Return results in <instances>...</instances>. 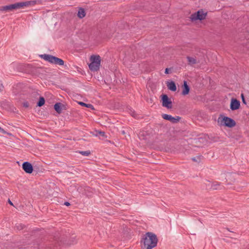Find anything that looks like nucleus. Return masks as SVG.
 I'll use <instances>...</instances> for the list:
<instances>
[{
  "instance_id": "obj_1",
  "label": "nucleus",
  "mask_w": 249,
  "mask_h": 249,
  "mask_svg": "<svg viewBox=\"0 0 249 249\" xmlns=\"http://www.w3.org/2000/svg\"><path fill=\"white\" fill-rule=\"evenodd\" d=\"M156 235L151 232H147L142 236L141 245L142 249H152L155 247L158 243Z\"/></svg>"
},
{
  "instance_id": "obj_2",
  "label": "nucleus",
  "mask_w": 249,
  "mask_h": 249,
  "mask_svg": "<svg viewBox=\"0 0 249 249\" xmlns=\"http://www.w3.org/2000/svg\"><path fill=\"white\" fill-rule=\"evenodd\" d=\"M90 63L89 65L90 71H96L99 70L101 57L99 55H92L90 57Z\"/></svg>"
},
{
  "instance_id": "obj_3",
  "label": "nucleus",
  "mask_w": 249,
  "mask_h": 249,
  "mask_svg": "<svg viewBox=\"0 0 249 249\" xmlns=\"http://www.w3.org/2000/svg\"><path fill=\"white\" fill-rule=\"evenodd\" d=\"M40 57L45 60L55 65L63 66L64 64V61L62 59L51 54H41L40 55Z\"/></svg>"
},
{
  "instance_id": "obj_4",
  "label": "nucleus",
  "mask_w": 249,
  "mask_h": 249,
  "mask_svg": "<svg viewBox=\"0 0 249 249\" xmlns=\"http://www.w3.org/2000/svg\"><path fill=\"white\" fill-rule=\"evenodd\" d=\"M207 13H204L202 10H198L197 12L191 15V19L192 21L202 20L205 19Z\"/></svg>"
},
{
  "instance_id": "obj_5",
  "label": "nucleus",
  "mask_w": 249,
  "mask_h": 249,
  "mask_svg": "<svg viewBox=\"0 0 249 249\" xmlns=\"http://www.w3.org/2000/svg\"><path fill=\"white\" fill-rule=\"evenodd\" d=\"M161 100L162 101V106L167 108H171L172 107V102L166 94H162L161 95Z\"/></svg>"
},
{
  "instance_id": "obj_6",
  "label": "nucleus",
  "mask_w": 249,
  "mask_h": 249,
  "mask_svg": "<svg viewBox=\"0 0 249 249\" xmlns=\"http://www.w3.org/2000/svg\"><path fill=\"white\" fill-rule=\"evenodd\" d=\"M222 122L224 123V125L230 128L233 127L236 125L235 121L234 120L226 116L223 118Z\"/></svg>"
},
{
  "instance_id": "obj_7",
  "label": "nucleus",
  "mask_w": 249,
  "mask_h": 249,
  "mask_svg": "<svg viewBox=\"0 0 249 249\" xmlns=\"http://www.w3.org/2000/svg\"><path fill=\"white\" fill-rule=\"evenodd\" d=\"M162 117L164 120L169 121L170 122L174 124L178 122L181 119V118L179 116H176V117H174L171 115H168L167 114H162Z\"/></svg>"
},
{
  "instance_id": "obj_8",
  "label": "nucleus",
  "mask_w": 249,
  "mask_h": 249,
  "mask_svg": "<svg viewBox=\"0 0 249 249\" xmlns=\"http://www.w3.org/2000/svg\"><path fill=\"white\" fill-rule=\"evenodd\" d=\"M23 170L28 174H31L33 171V167L31 163L25 161L22 163Z\"/></svg>"
},
{
  "instance_id": "obj_9",
  "label": "nucleus",
  "mask_w": 249,
  "mask_h": 249,
  "mask_svg": "<svg viewBox=\"0 0 249 249\" xmlns=\"http://www.w3.org/2000/svg\"><path fill=\"white\" fill-rule=\"evenodd\" d=\"M240 107V102L235 98L231 99L230 104V108L231 110H235L239 109Z\"/></svg>"
},
{
  "instance_id": "obj_10",
  "label": "nucleus",
  "mask_w": 249,
  "mask_h": 249,
  "mask_svg": "<svg viewBox=\"0 0 249 249\" xmlns=\"http://www.w3.org/2000/svg\"><path fill=\"white\" fill-rule=\"evenodd\" d=\"M76 237V236L74 234H73L71 235L70 240L68 241H67L66 240L62 241V239H61L60 240V243L58 241H57V244H58L59 246H60L62 242L64 244H67V245H69L75 244L77 242Z\"/></svg>"
},
{
  "instance_id": "obj_11",
  "label": "nucleus",
  "mask_w": 249,
  "mask_h": 249,
  "mask_svg": "<svg viewBox=\"0 0 249 249\" xmlns=\"http://www.w3.org/2000/svg\"><path fill=\"white\" fill-rule=\"evenodd\" d=\"M32 2H33V1H25V2H20L15 3L13 4L14 7V10L20 9V8H23V7L28 6L29 5H31Z\"/></svg>"
},
{
  "instance_id": "obj_12",
  "label": "nucleus",
  "mask_w": 249,
  "mask_h": 249,
  "mask_svg": "<svg viewBox=\"0 0 249 249\" xmlns=\"http://www.w3.org/2000/svg\"><path fill=\"white\" fill-rule=\"evenodd\" d=\"M182 94L183 95H187L190 91V87L187 85V83L186 81H184L183 82V85H182Z\"/></svg>"
},
{
  "instance_id": "obj_13",
  "label": "nucleus",
  "mask_w": 249,
  "mask_h": 249,
  "mask_svg": "<svg viewBox=\"0 0 249 249\" xmlns=\"http://www.w3.org/2000/svg\"><path fill=\"white\" fill-rule=\"evenodd\" d=\"M186 58L188 61V65H189L193 66V65L199 63V61L197 60L196 57L187 56Z\"/></svg>"
},
{
  "instance_id": "obj_14",
  "label": "nucleus",
  "mask_w": 249,
  "mask_h": 249,
  "mask_svg": "<svg viewBox=\"0 0 249 249\" xmlns=\"http://www.w3.org/2000/svg\"><path fill=\"white\" fill-rule=\"evenodd\" d=\"M167 86L168 89L172 91H175L177 90L176 85L174 81H172L170 82H168L167 83Z\"/></svg>"
},
{
  "instance_id": "obj_15",
  "label": "nucleus",
  "mask_w": 249,
  "mask_h": 249,
  "mask_svg": "<svg viewBox=\"0 0 249 249\" xmlns=\"http://www.w3.org/2000/svg\"><path fill=\"white\" fill-rule=\"evenodd\" d=\"M64 107V105L61 103H56L54 105V110L59 114L62 112V107Z\"/></svg>"
},
{
  "instance_id": "obj_16",
  "label": "nucleus",
  "mask_w": 249,
  "mask_h": 249,
  "mask_svg": "<svg viewBox=\"0 0 249 249\" xmlns=\"http://www.w3.org/2000/svg\"><path fill=\"white\" fill-rule=\"evenodd\" d=\"M14 10V7L13 4L5 5L4 6H2L0 8V10L3 11H10Z\"/></svg>"
},
{
  "instance_id": "obj_17",
  "label": "nucleus",
  "mask_w": 249,
  "mask_h": 249,
  "mask_svg": "<svg viewBox=\"0 0 249 249\" xmlns=\"http://www.w3.org/2000/svg\"><path fill=\"white\" fill-rule=\"evenodd\" d=\"M221 183L218 182L217 181H214L213 182L212 186H211V188L212 190H218L221 189L222 187L220 185Z\"/></svg>"
},
{
  "instance_id": "obj_18",
  "label": "nucleus",
  "mask_w": 249,
  "mask_h": 249,
  "mask_svg": "<svg viewBox=\"0 0 249 249\" xmlns=\"http://www.w3.org/2000/svg\"><path fill=\"white\" fill-rule=\"evenodd\" d=\"M86 16V12L84 8H79L78 13L77 16L80 18H82L85 17Z\"/></svg>"
},
{
  "instance_id": "obj_19",
  "label": "nucleus",
  "mask_w": 249,
  "mask_h": 249,
  "mask_svg": "<svg viewBox=\"0 0 249 249\" xmlns=\"http://www.w3.org/2000/svg\"><path fill=\"white\" fill-rule=\"evenodd\" d=\"M45 102V100L44 98L43 97L40 96L39 97L38 101L37 103L36 106L37 107H41L44 105Z\"/></svg>"
},
{
  "instance_id": "obj_20",
  "label": "nucleus",
  "mask_w": 249,
  "mask_h": 249,
  "mask_svg": "<svg viewBox=\"0 0 249 249\" xmlns=\"http://www.w3.org/2000/svg\"><path fill=\"white\" fill-rule=\"evenodd\" d=\"M78 104L83 107H85L89 108L92 110H94V107L91 104H86L82 102H78Z\"/></svg>"
},
{
  "instance_id": "obj_21",
  "label": "nucleus",
  "mask_w": 249,
  "mask_h": 249,
  "mask_svg": "<svg viewBox=\"0 0 249 249\" xmlns=\"http://www.w3.org/2000/svg\"><path fill=\"white\" fill-rule=\"evenodd\" d=\"M212 183L211 182H210L209 180H206L204 184L206 185V188L207 190H212L211 186H212Z\"/></svg>"
},
{
  "instance_id": "obj_22",
  "label": "nucleus",
  "mask_w": 249,
  "mask_h": 249,
  "mask_svg": "<svg viewBox=\"0 0 249 249\" xmlns=\"http://www.w3.org/2000/svg\"><path fill=\"white\" fill-rule=\"evenodd\" d=\"M96 133L95 134V136H101L103 137H105V132L104 131H96Z\"/></svg>"
},
{
  "instance_id": "obj_23",
  "label": "nucleus",
  "mask_w": 249,
  "mask_h": 249,
  "mask_svg": "<svg viewBox=\"0 0 249 249\" xmlns=\"http://www.w3.org/2000/svg\"><path fill=\"white\" fill-rule=\"evenodd\" d=\"M79 153L84 156H89L91 153L89 150L85 151H79Z\"/></svg>"
},
{
  "instance_id": "obj_24",
  "label": "nucleus",
  "mask_w": 249,
  "mask_h": 249,
  "mask_svg": "<svg viewBox=\"0 0 249 249\" xmlns=\"http://www.w3.org/2000/svg\"><path fill=\"white\" fill-rule=\"evenodd\" d=\"M24 227H25V226L21 224H17L16 226V227L17 228V230H21L23 229Z\"/></svg>"
},
{
  "instance_id": "obj_25",
  "label": "nucleus",
  "mask_w": 249,
  "mask_h": 249,
  "mask_svg": "<svg viewBox=\"0 0 249 249\" xmlns=\"http://www.w3.org/2000/svg\"><path fill=\"white\" fill-rule=\"evenodd\" d=\"M0 132L1 133L4 134H7V135H8L9 136H11L12 135L11 133L6 132L5 130H4L3 128H1L0 127Z\"/></svg>"
},
{
  "instance_id": "obj_26",
  "label": "nucleus",
  "mask_w": 249,
  "mask_h": 249,
  "mask_svg": "<svg viewBox=\"0 0 249 249\" xmlns=\"http://www.w3.org/2000/svg\"><path fill=\"white\" fill-rule=\"evenodd\" d=\"M201 157H202L201 156H198L196 157V159L195 157L192 158V160L194 161H196V162L199 161Z\"/></svg>"
},
{
  "instance_id": "obj_27",
  "label": "nucleus",
  "mask_w": 249,
  "mask_h": 249,
  "mask_svg": "<svg viewBox=\"0 0 249 249\" xmlns=\"http://www.w3.org/2000/svg\"><path fill=\"white\" fill-rule=\"evenodd\" d=\"M23 107L27 108L29 106V104L28 102H24L22 103Z\"/></svg>"
},
{
  "instance_id": "obj_28",
  "label": "nucleus",
  "mask_w": 249,
  "mask_h": 249,
  "mask_svg": "<svg viewBox=\"0 0 249 249\" xmlns=\"http://www.w3.org/2000/svg\"><path fill=\"white\" fill-rule=\"evenodd\" d=\"M241 97H242L243 103H244L245 104H246V102L244 96L243 94H241Z\"/></svg>"
},
{
  "instance_id": "obj_29",
  "label": "nucleus",
  "mask_w": 249,
  "mask_h": 249,
  "mask_svg": "<svg viewBox=\"0 0 249 249\" xmlns=\"http://www.w3.org/2000/svg\"><path fill=\"white\" fill-rule=\"evenodd\" d=\"M170 69L169 68H166L165 70V73L169 74V73Z\"/></svg>"
},
{
  "instance_id": "obj_30",
  "label": "nucleus",
  "mask_w": 249,
  "mask_h": 249,
  "mask_svg": "<svg viewBox=\"0 0 249 249\" xmlns=\"http://www.w3.org/2000/svg\"><path fill=\"white\" fill-rule=\"evenodd\" d=\"M131 116H133V117H136L135 113L134 111H132L131 110Z\"/></svg>"
},
{
  "instance_id": "obj_31",
  "label": "nucleus",
  "mask_w": 249,
  "mask_h": 249,
  "mask_svg": "<svg viewBox=\"0 0 249 249\" xmlns=\"http://www.w3.org/2000/svg\"><path fill=\"white\" fill-rule=\"evenodd\" d=\"M3 88H4V87H3V85L1 84L0 85V91H2L3 89Z\"/></svg>"
},
{
  "instance_id": "obj_32",
  "label": "nucleus",
  "mask_w": 249,
  "mask_h": 249,
  "mask_svg": "<svg viewBox=\"0 0 249 249\" xmlns=\"http://www.w3.org/2000/svg\"><path fill=\"white\" fill-rule=\"evenodd\" d=\"M64 205L67 206H69L70 205V203L69 202H65L64 203Z\"/></svg>"
},
{
  "instance_id": "obj_33",
  "label": "nucleus",
  "mask_w": 249,
  "mask_h": 249,
  "mask_svg": "<svg viewBox=\"0 0 249 249\" xmlns=\"http://www.w3.org/2000/svg\"><path fill=\"white\" fill-rule=\"evenodd\" d=\"M8 202L11 205H13V203L11 201V200L9 199H8Z\"/></svg>"
},
{
  "instance_id": "obj_34",
  "label": "nucleus",
  "mask_w": 249,
  "mask_h": 249,
  "mask_svg": "<svg viewBox=\"0 0 249 249\" xmlns=\"http://www.w3.org/2000/svg\"><path fill=\"white\" fill-rule=\"evenodd\" d=\"M122 133L123 134H125V131L124 130L122 131Z\"/></svg>"
}]
</instances>
